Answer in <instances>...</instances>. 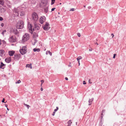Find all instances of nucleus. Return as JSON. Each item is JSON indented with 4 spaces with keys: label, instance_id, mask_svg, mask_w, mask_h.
I'll return each instance as SVG.
<instances>
[{
    "label": "nucleus",
    "instance_id": "obj_1",
    "mask_svg": "<svg viewBox=\"0 0 126 126\" xmlns=\"http://www.w3.org/2000/svg\"><path fill=\"white\" fill-rule=\"evenodd\" d=\"M30 38L29 34L26 33L22 37V40L23 42H25L29 40Z\"/></svg>",
    "mask_w": 126,
    "mask_h": 126
},
{
    "label": "nucleus",
    "instance_id": "obj_2",
    "mask_svg": "<svg viewBox=\"0 0 126 126\" xmlns=\"http://www.w3.org/2000/svg\"><path fill=\"white\" fill-rule=\"evenodd\" d=\"M9 41L10 42H15L16 41V38L14 35H10L8 39Z\"/></svg>",
    "mask_w": 126,
    "mask_h": 126
},
{
    "label": "nucleus",
    "instance_id": "obj_3",
    "mask_svg": "<svg viewBox=\"0 0 126 126\" xmlns=\"http://www.w3.org/2000/svg\"><path fill=\"white\" fill-rule=\"evenodd\" d=\"M32 19L35 22L38 20V18L37 14L35 12H33L32 14Z\"/></svg>",
    "mask_w": 126,
    "mask_h": 126
},
{
    "label": "nucleus",
    "instance_id": "obj_4",
    "mask_svg": "<svg viewBox=\"0 0 126 126\" xmlns=\"http://www.w3.org/2000/svg\"><path fill=\"white\" fill-rule=\"evenodd\" d=\"M49 24L48 22H46V24L43 27L45 31H48L50 28L49 27Z\"/></svg>",
    "mask_w": 126,
    "mask_h": 126
},
{
    "label": "nucleus",
    "instance_id": "obj_5",
    "mask_svg": "<svg viewBox=\"0 0 126 126\" xmlns=\"http://www.w3.org/2000/svg\"><path fill=\"white\" fill-rule=\"evenodd\" d=\"M46 19V18L44 16H42L40 19L39 22L42 24L45 21Z\"/></svg>",
    "mask_w": 126,
    "mask_h": 126
},
{
    "label": "nucleus",
    "instance_id": "obj_6",
    "mask_svg": "<svg viewBox=\"0 0 126 126\" xmlns=\"http://www.w3.org/2000/svg\"><path fill=\"white\" fill-rule=\"evenodd\" d=\"M28 27L29 29L30 30V31L32 32L34 30V28H33V29H32V26L31 24L29 22H28Z\"/></svg>",
    "mask_w": 126,
    "mask_h": 126
},
{
    "label": "nucleus",
    "instance_id": "obj_7",
    "mask_svg": "<svg viewBox=\"0 0 126 126\" xmlns=\"http://www.w3.org/2000/svg\"><path fill=\"white\" fill-rule=\"evenodd\" d=\"M21 55L20 54H15L14 55V58L15 60H18L21 57Z\"/></svg>",
    "mask_w": 126,
    "mask_h": 126
},
{
    "label": "nucleus",
    "instance_id": "obj_8",
    "mask_svg": "<svg viewBox=\"0 0 126 126\" xmlns=\"http://www.w3.org/2000/svg\"><path fill=\"white\" fill-rule=\"evenodd\" d=\"M23 27L21 25L19 24V23H18L16 26V28L18 29H22L23 28Z\"/></svg>",
    "mask_w": 126,
    "mask_h": 126
},
{
    "label": "nucleus",
    "instance_id": "obj_9",
    "mask_svg": "<svg viewBox=\"0 0 126 126\" xmlns=\"http://www.w3.org/2000/svg\"><path fill=\"white\" fill-rule=\"evenodd\" d=\"M14 15L16 16H18L19 14V12L17 10H14Z\"/></svg>",
    "mask_w": 126,
    "mask_h": 126
},
{
    "label": "nucleus",
    "instance_id": "obj_10",
    "mask_svg": "<svg viewBox=\"0 0 126 126\" xmlns=\"http://www.w3.org/2000/svg\"><path fill=\"white\" fill-rule=\"evenodd\" d=\"M5 61L7 63H9L11 61V58L10 57L6 58L5 59Z\"/></svg>",
    "mask_w": 126,
    "mask_h": 126
},
{
    "label": "nucleus",
    "instance_id": "obj_11",
    "mask_svg": "<svg viewBox=\"0 0 126 126\" xmlns=\"http://www.w3.org/2000/svg\"><path fill=\"white\" fill-rule=\"evenodd\" d=\"M19 51L20 53L22 55L24 54L27 52V51H25V50L22 49L20 50Z\"/></svg>",
    "mask_w": 126,
    "mask_h": 126
},
{
    "label": "nucleus",
    "instance_id": "obj_12",
    "mask_svg": "<svg viewBox=\"0 0 126 126\" xmlns=\"http://www.w3.org/2000/svg\"><path fill=\"white\" fill-rule=\"evenodd\" d=\"M15 52L14 51H11L8 52L9 55L10 56H13Z\"/></svg>",
    "mask_w": 126,
    "mask_h": 126
},
{
    "label": "nucleus",
    "instance_id": "obj_13",
    "mask_svg": "<svg viewBox=\"0 0 126 126\" xmlns=\"http://www.w3.org/2000/svg\"><path fill=\"white\" fill-rule=\"evenodd\" d=\"M4 51L3 49H0V56L2 57L4 55Z\"/></svg>",
    "mask_w": 126,
    "mask_h": 126
},
{
    "label": "nucleus",
    "instance_id": "obj_14",
    "mask_svg": "<svg viewBox=\"0 0 126 126\" xmlns=\"http://www.w3.org/2000/svg\"><path fill=\"white\" fill-rule=\"evenodd\" d=\"M94 98H92L91 99H89L88 101L89 105H90L92 103V102L94 100Z\"/></svg>",
    "mask_w": 126,
    "mask_h": 126
},
{
    "label": "nucleus",
    "instance_id": "obj_15",
    "mask_svg": "<svg viewBox=\"0 0 126 126\" xmlns=\"http://www.w3.org/2000/svg\"><path fill=\"white\" fill-rule=\"evenodd\" d=\"M5 65V64H3L2 62L1 63V64L0 66V68L3 69L4 68V67Z\"/></svg>",
    "mask_w": 126,
    "mask_h": 126
},
{
    "label": "nucleus",
    "instance_id": "obj_16",
    "mask_svg": "<svg viewBox=\"0 0 126 126\" xmlns=\"http://www.w3.org/2000/svg\"><path fill=\"white\" fill-rule=\"evenodd\" d=\"M18 23H19V24H20L22 26H24V23L23 21L22 20H20Z\"/></svg>",
    "mask_w": 126,
    "mask_h": 126
},
{
    "label": "nucleus",
    "instance_id": "obj_17",
    "mask_svg": "<svg viewBox=\"0 0 126 126\" xmlns=\"http://www.w3.org/2000/svg\"><path fill=\"white\" fill-rule=\"evenodd\" d=\"M33 50L34 52H36L37 51L38 52H39L40 51V48H34L33 49Z\"/></svg>",
    "mask_w": 126,
    "mask_h": 126
},
{
    "label": "nucleus",
    "instance_id": "obj_18",
    "mask_svg": "<svg viewBox=\"0 0 126 126\" xmlns=\"http://www.w3.org/2000/svg\"><path fill=\"white\" fill-rule=\"evenodd\" d=\"M26 67H28V68H30L31 69H32V67L31 65V64H27L26 65Z\"/></svg>",
    "mask_w": 126,
    "mask_h": 126
},
{
    "label": "nucleus",
    "instance_id": "obj_19",
    "mask_svg": "<svg viewBox=\"0 0 126 126\" xmlns=\"http://www.w3.org/2000/svg\"><path fill=\"white\" fill-rule=\"evenodd\" d=\"M4 2L3 0H0V4L3 5H4Z\"/></svg>",
    "mask_w": 126,
    "mask_h": 126
},
{
    "label": "nucleus",
    "instance_id": "obj_20",
    "mask_svg": "<svg viewBox=\"0 0 126 126\" xmlns=\"http://www.w3.org/2000/svg\"><path fill=\"white\" fill-rule=\"evenodd\" d=\"M72 123V121L71 120H69L67 122V123L68 124V125L71 126V124Z\"/></svg>",
    "mask_w": 126,
    "mask_h": 126
},
{
    "label": "nucleus",
    "instance_id": "obj_21",
    "mask_svg": "<svg viewBox=\"0 0 126 126\" xmlns=\"http://www.w3.org/2000/svg\"><path fill=\"white\" fill-rule=\"evenodd\" d=\"M34 27H35V29H36L37 30H38L39 29V27H38L35 23H34Z\"/></svg>",
    "mask_w": 126,
    "mask_h": 126
},
{
    "label": "nucleus",
    "instance_id": "obj_22",
    "mask_svg": "<svg viewBox=\"0 0 126 126\" xmlns=\"http://www.w3.org/2000/svg\"><path fill=\"white\" fill-rule=\"evenodd\" d=\"M46 54L47 55L48 54H49L51 56L52 55V53H51L50 51H47L46 52Z\"/></svg>",
    "mask_w": 126,
    "mask_h": 126
},
{
    "label": "nucleus",
    "instance_id": "obj_23",
    "mask_svg": "<svg viewBox=\"0 0 126 126\" xmlns=\"http://www.w3.org/2000/svg\"><path fill=\"white\" fill-rule=\"evenodd\" d=\"M22 49L25 50V51H26L27 50V47L25 46H23L22 47Z\"/></svg>",
    "mask_w": 126,
    "mask_h": 126
},
{
    "label": "nucleus",
    "instance_id": "obj_24",
    "mask_svg": "<svg viewBox=\"0 0 126 126\" xmlns=\"http://www.w3.org/2000/svg\"><path fill=\"white\" fill-rule=\"evenodd\" d=\"M44 9L45 12L46 13H47L48 11V8L47 7H46V8H44Z\"/></svg>",
    "mask_w": 126,
    "mask_h": 126
},
{
    "label": "nucleus",
    "instance_id": "obj_25",
    "mask_svg": "<svg viewBox=\"0 0 126 126\" xmlns=\"http://www.w3.org/2000/svg\"><path fill=\"white\" fill-rule=\"evenodd\" d=\"M24 105L27 107L28 109H29V108L30 107V106L29 105H28L27 104H26L25 103H24Z\"/></svg>",
    "mask_w": 126,
    "mask_h": 126
},
{
    "label": "nucleus",
    "instance_id": "obj_26",
    "mask_svg": "<svg viewBox=\"0 0 126 126\" xmlns=\"http://www.w3.org/2000/svg\"><path fill=\"white\" fill-rule=\"evenodd\" d=\"M24 15V12H22L20 13V15L21 16H23Z\"/></svg>",
    "mask_w": 126,
    "mask_h": 126
},
{
    "label": "nucleus",
    "instance_id": "obj_27",
    "mask_svg": "<svg viewBox=\"0 0 126 126\" xmlns=\"http://www.w3.org/2000/svg\"><path fill=\"white\" fill-rule=\"evenodd\" d=\"M82 59V57L81 56H79L78 58H77V60H80L81 59Z\"/></svg>",
    "mask_w": 126,
    "mask_h": 126
},
{
    "label": "nucleus",
    "instance_id": "obj_28",
    "mask_svg": "<svg viewBox=\"0 0 126 126\" xmlns=\"http://www.w3.org/2000/svg\"><path fill=\"white\" fill-rule=\"evenodd\" d=\"M75 10V9L74 8H71L69 11H74Z\"/></svg>",
    "mask_w": 126,
    "mask_h": 126
},
{
    "label": "nucleus",
    "instance_id": "obj_29",
    "mask_svg": "<svg viewBox=\"0 0 126 126\" xmlns=\"http://www.w3.org/2000/svg\"><path fill=\"white\" fill-rule=\"evenodd\" d=\"M21 82V81L20 80H19L16 82V83H19Z\"/></svg>",
    "mask_w": 126,
    "mask_h": 126
},
{
    "label": "nucleus",
    "instance_id": "obj_30",
    "mask_svg": "<svg viewBox=\"0 0 126 126\" xmlns=\"http://www.w3.org/2000/svg\"><path fill=\"white\" fill-rule=\"evenodd\" d=\"M5 100V99L4 98H3L2 100V102H3L4 103H6V102H4Z\"/></svg>",
    "mask_w": 126,
    "mask_h": 126
},
{
    "label": "nucleus",
    "instance_id": "obj_31",
    "mask_svg": "<svg viewBox=\"0 0 126 126\" xmlns=\"http://www.w3.org/2000/svg\"><path fill=\"white\" fill-rule=\"evenodd\" d=\"M3 20V18L1 16H0V21H2Z\"/></svg>",
    "mask_w": 126,
    "mask_h": 126
},
{
    "label": "nucleus",
    "instance_id": "obj_32",
    "mask_svg": "<svg viewBox=\"0 0 126 126\" xmlns=\"http://www.w3.org/2000/svg\"><path fill=\"white\" fill-rule=\"evenodd\" d=\"M77 35L79 37H80V34L79 33H78L77 34Z\"/></svg>",
    "mask_w": 126,
    "mask_h": 126
},
{
    "label": "nucleus",
    "instance_id": "obj_33",
    "mask_svg": "<svg viewBox=\"0 0 126 126\" xmlns=\"http://www.w3.org/2000/svg\"><path fill=\"white\" fill-rule=\"evenodd\" d=\"M116 55V54H113V58L114 59L115 58Z\"/></svg>",
    "mask_w": 126,
    "mask_h": 126
},
{
    "label": "nucleus",
    "instance_id": "obj_34",
    "mask_svg": "<svg viewBox=\"0 0 126 126\" xmlns=\"http://www.w3.org/2000/svg\"><path fill=\"white\" fill-rule=\"evenodd\" d=\"M56 9L55 8H52L51 10V11H53L54 10Z\"/></svg>",
    "mask_w": 126,
    "mask_h": 126
},
{
    "label": "nucleus",
    "instance_id": "obj_35",
    "mask_svg": "<svg viewBox=\"0 0 126 126\" xmlns=\"http://www.w3.org/2000/svg\"><path fill=\"white\" fill-rule=\"evenodd\" d=\"M41 81L42 82L41 84V85H42V84L44 82V80H42Z\"/></svg>",
    "mask_w": 126,
    "mask_h": 126
},
{
    "label": "nucleus",
    "instance_id": "obj_36",
    "mask_svg": "<svg viewBox=\"0 0 126 126\" xmlns=\"http://www.w3.org/2000/svg\"><path fill=\"white\" fill-rule=\"evenodd\" d=\"M0 11L1 12H2L3 11H2V9L1 8V6L0 5Z\"/></svg>",
    "mask_w": 126,
    "mask_h": 126
},
{
    "label": "nucleus",
    "instance_id": "obj_37",
    "mask_svg": "<svg viewBox=\"0 0 126 126\" xmlns=\"http://www.w3.org/2000/svg\"><path fill=\"white\" fill-rule=\"evenodd\" d=\"M89 83L91 84L92 83V82L91 81V80L90 79H89Z\"/></svg>",
    "mask_w": 126,
    "mask_h": 126
},
{
    "label": "nucleus",
    "instance_id": "obj_38",
    "mask_svg": "<svg viewBox=\"0 0 126 126\" xmlns=\"http://www.w3.org/2000/svg\"><path fill=\"white\" fill-rule=\"evenodd\" d=\"M1 25L2 27H3L4 25V24L3 23H1Z\"/></svg>",
    "mask_w": 126,
    "mask_h": 126
},
{
    "label": "nucleus",
    "instance_id": "obj_39",
    "mask_svg": "<svg viewBox=\"0 0 126 126\" xmlns=\"http://www.w3.org/2000/svg\"><path fill=\"white\" fill-rule=\"evenodd\" d=\"M83 83L84 84H86V83L85 81H83Z\"/></svg>",
    "mask_w": 126,
    "mask_h": 126
},
{
    "label": "nucleus",
    "instance_id": "obj_40",
    "mask_svg": "<svg viewBox=\"0 0 126 126\" xmlns=\"http://www.w3.org/2000/svg\"><path fill=\"white\" fill-rule=\"evenodd\" d=\"M111 35L112 36V38H113L114 36V34L113 33H111Z\"/></svg>",
    "mask_w": 126,
    "mask_h": 126
},
{
    "label": "nucleus",
    "instance_id": "obj_41",
    "mask_svg": "<svg viewBox=\"0 0 126 126\" xmlns=\"http://www.w3.org/2000/svg\"><path fill=\"white\" fill-rule=\"evenodd\" d=\"M54 3V2L51 1V5H53Z\"/></svg>",
    "mask_w": 126,
    "mask_h": 126
},
{
    "label": "nucleus",
    "instance_id": "obj_42",
    "mask_svg": "<svg viewBox=\"0 0 126 126\" xmlns=\"http://www.w3.org/2000/svg\"><path fill=\"white\" fill-rule=\"evenodd\" d=\"M55 112H54H54H53V113H52V115H53V116H54V114H55Z\"/></svg>",
    "mask_w": 126,
    "mask_h": 126
},
{
    "label": "nucleus",
    "instance_id": "obj_43",
    "mask_svg": "<svg viewBox=\"0 0 126 126\" xmlns=\"http://www.w3.org/2000/svg\"><path fill=\"white\" fill-rule=\"evenodd\" d=\"M105 111V110H102V113L104 112Z\"/></svg>",
    "mask_w": 126,
    "mask_h": 126
},
{
    "label": "nucleus",
    "instance_id": "obj_44",
    "mask_svg": "<svg viewBox=\"0 0 126 126\" xmlns=\"http://www.w3.org/2000/svg\"><path fill=\"white\" fill-rule=\"evenodd\" d=\"M68 66H69V67H71V63H70V64H69L68 65Z\"/></svg>",
    "mask_w": 126,
    "mask_h": 126
},
{
    "label": "nucleus",
    "instance_id": "obj_45",
    "mask_svg": "<svg viewBox=\"0 0 126 126\" xmlns=\"http://www.w3.org/2000/svg\"><path fill=\"white\" fill-rule=\"evenodd\" d=\"M57 110H57V109H55L54 110V111L55 112H56L57 111Z\"/></svg>",
    "mask_w": 126,
    "mask_h": 126
},
{
    "label": "nucleus",
    "instance_id": "obj_46",
    "mask_svg": "<svg viewBox=\"0 0 126 126\" xmlns=\"http://www.w3.org/2000/svg\"><path fill=\"white\" fill-rule=\"evenodd\" d=\"M92 50H93V49L91 48L90 49H89V50L90 51H91Z\"/></svg>",
    "mask_w": 126,
    "mask_h": 126
},
{
    "label": "nucleus",
    "instance_id": "obj_47",
    "mask_svg": "<svg viewBox=\"0 0 126 126\" xmlns=\"http://www.w3.org/2000/svg\"><path fill=\"white\" fill-rule=\"evenodd\" d=\"M65 80H68V78L67 77H65Z\"/></svg>",
    "mask_w": 126,
    "mask_h": 126
},
{
    "label": "nucleus",
    "instance_id": "obj_48",
    "mask_svg": "<svg viewBox=\"0 0 126 126\" xmlns=\"http://www.w3.org/2000/svg\"><path fill=\"white\" fill-rule=\"evenodd\" d=\"M5 106L6 107H7V106H8L6 104H5Z\"/></svg>",
    "mask_w": 126,
    "mask_h": 126
},
{
    "label": "nucleus",
    "instance_id": "obj_49",
    "mask_svg": "<svg viewBox=\"0 0 126 126\" xmlns=\"http://www.w3.org/2000/svg\"><path fill=\"white\" fill-rule=\"evenodd\" d=\"M41 90L42 91L43 90V88H41Z\"/></svg>",
    "mask_w": 126,
    "mask_h": 126
},
{
    "label": "nucleus",
    "instance_id": "obj_50",
    "mask_svg": "<svg viewBox=\"0 0 126 126\" xmlns=\"http://www.w3.org/2000/svg\"><path fill=\"white\" fill-rule=\"evenodd\" d=\"M91 7H90V6H89V7H88V9H91Z\"/></svg>",
    "mask_w": 126,
    "mask_h": 126
},
{
    "label": "nucleus",
    "instance_id": "obj_51",
    "mask_svg": "<svg viewBox=\"0 0 126 126\" xmlns=\"http://www.w3.org/2000/svg\"><path fill=\"white\" fill-rule=\"evenodd\" d=\"M58 107H56V109H57V110H58Z\"/></svg>",
    "mask_w": 126,
    "mask_h": 126
},
{
    "label": "nucleus",
    "instance_id": "obj_52",
    "mask_svg": "<svg viewBox=\"0 0 126 126\" xmlns=\"http://www.w3.org/2000/svg\"><path fill=\"white\" fill-rule=\"evenodd\" d=\"M95 44H97V45H98V44L97 43V42H96L95 43H94Z\"/></svg>",
    "mask_w": 126,
    "mask_h": 126
},
{
    "label": "nucleus",
    "instance_id": "obj_53",
    "mask_svg": "<svg viewBox=\"0 0 126 126\" xmlns=\"http://www.w3.org/2000/svg\"><path fill=\"white\" fill-rule=\"evenodd\" d=\"M1 41L0 39V44L1 45Z\"/></svg>",
    "mask_w": 126,
    "mask_h": 126
},
{
    "label": "nucleus",
    "instance_id": "obj_54",
    "mask_svg": "<svg viewBox=\"0 0 126 126\" xmlns=\"http://www.w3.org/2000/svg\"><path fill=\"white\" fill-rule=\"evenodd\" d=\"M77 60V61H78V62L79 63V60Z\"/></svg>",
    "mask_w": 126,
    "mask_h": 126
},
{
    "label": "nucleus",
    "instance_id": "obj_55",
    "mask_svg": "<svg viewBox=\"0 0 126 126\" xmlns=\"http://www.w3.org/2000/svg\"><path fill=\"white\" fill-rule=\"evenodd\" d=\"M51 1L54 2L55 1V0H51Z\"/></svg>",
    "mask_w": 126,
    "mask_h": 126
},
{
    "label": "nucleus",
    "instance_id": "obj_56",
    "mask_svg": "<svg viewBox=\"0 0 126 126\" xmlns=\"http://www.w3.org/2000/svg\"><path fill=\"white\" fill-rule=\"evenodd\" d=\"M7 109L8 110H9V109H8L7 108Z\"/></svg>",
    "mask_w": 126,
    "mask_h": 126
},
{
    "label": "nucleus",
    "instance_id": "obj_57",
    "mask_svg": "<svg viewBox=\"0 0 126 126\" xmlns=\"http://www.w3.org/2000/svg\"><path fill=\"white\" fill-rule=\"evenodd\" d=\"M79 65H80V63H79Z\"/></svg>",
    "mask_w": 126,
    "mask_h": 126
},
{
    "label": "nucleus",
    "instance_id": "obj_58",
    "mask_svg": "<svg viewBox=\"0 0 126 126\" xmlns=\"http://www.w3.org/2000/svg\"><path fill=\"white\" fill-rule=\"evenodd\" d=\"M84 7H85V6H84Z\"/></svg>",
    "mask_w": 126,
    "mask_h": 126
},
{
    "label": "nucleus",
    "instance_id": "obj_59",
    "mask_svg": "<svg viewBox=\"0 0 126 126\" xmlns=\"http://www.w3.org/2000/svg\"><path fill=\"white\" fill-rule=\"evenodd\" d=\"M101 115H103V113H101Z\"/></svg>",
    "mask_w": 126,
    "mask_h": 126
},
{
    "label": "nucleus",
    "instance_id": "obj_60",
    "mask_svg": "<svg viewBox=\"0 0 126 126\" xmlns=\"http://www.w3.org/2000/svg\"><path fill=\"white\" fill-rule=\"evenodd\" d=\"M76 124L77 125V122H76Z\"/></svg>",
    "mask_w": 126,
    "mask_h": 126
},
{
    "label": "nucleus",
    "instance_id": "obj_61",
    "mask_svg": "<svg viewBox=\"0 0 126 126\" xmlns=\"http://www.w3.org/2000/svg\"><path fill=\"white\" fill-rule=\"evenodd\" d=\"M3 9H4V8H3ZM4 10H5L4 9Z\"/></svg>",
    "mask_w": 126,
    "mask_h": 126
},
{
    "label": "nucleus",
    "instance_id": "obj_62",
    "mask_svg": "<svg viewBox=\"0 0 126 126\" xmlns=\"http://www.w3.org/2000/svg\"><path fill=\"white\" fill-rule=\"evenodd\" d=\"M58 14H60V13L59 12V13H58Z\"/></svg>",
    "mask_w": 126,
    "mask_h": 126
},
{
    "label": "nucleus",
    "instance_id": "obj_63",
    "mask_svg": "<svg viewBox=\"0 0 126 126\" xmlns=\"http://www.w3.org/2000/svg\"><path fill=\"white\" fill-rule=\"evenodd\" d=\"M96 41H97V39H96Z\"/></svg>",
    "mask_w": 126,
    "mask_h": 126
}]
</instances>
